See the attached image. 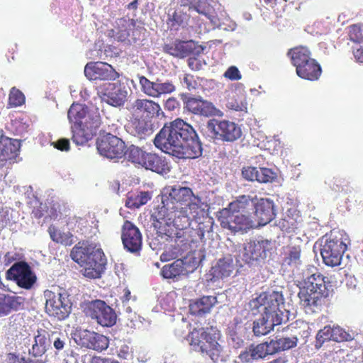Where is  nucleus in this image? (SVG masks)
<instances>
[{
	"instance_id": "obj_43",
	"label": "nucleus",
	"mask_w": 363,
	"mask_h": 363,
	"mask_svg": "<svg viewBox=\"0 0 363 363\" xmlns=\"http://www.w3.org/2000/svg\"><path fill=\"white\" fill-rule=\"evenodd\" d=\"M297 345L296 338L292 336L284 337L277 340H271V346L273 347L274 354L280 351L287 350L295 347Z\"/></svg>"
},
{
	"instance_id": "obj_18",
	"label": "nucleus",
	"mask_w": 363,
	"mask_h": 363,
	"mask_svg": "<svg viewBox=\"0 0 363 363\" xmlns=\"http://www.w3.org/2000/svg\"><path fill=\"white\" fill-rule=\"evenodd\" d=\"M97 94L103 101L115 107L123 105L127 97V91L119 83L104 84L99 86Z\"/></svg>"
},
{
	"instance_id": "obj_28",
	"label": "nucleus",
	"mask_w": 363,
	"mask_h": 363,
	"mask_svg": "<svg viewBox=\"0 0 363 363\" xmlns=\"http://www.w3.org/2000/svg\"><path fill=\"white\" fill-rule=\"evenodd\" d=\"M132 108L135 112L145 115L148 118L158 116L161 111L158 103L147 99H137L133 104Z\"/></svg>"
},
{
	"instance_id": "obj_39",
	"label": "nucleus",
	"mask_w": 363,
	"mask_h": 363,
	"mask_svg": "<svg viewBox=\"0 0 363 363\" xmlns=\"http://www.w3.org/2000/svg\"><path fill=\"white\" fill-rule=\"evenodd\" d=\"M186 271L184 262L181 259H177L172 264H165L161 269V275L165 279H173L184 274Z\"/></svg>"
},
{
	"instance_id": "obj_51",
	"label": "nucleus",
	"mask_w": 363,
	"mask_h": 363,
	"mask_svg": "<svg viewBox=\"0 0 363 363\" xmlns=\"http://www.w3.org/2000/svg\"><path fill=\"white\" fill-rule=\"evenodd\" d=\"M275 173L269 168L257 169V181L259 183L272 182L275 179Z\"/></svg>"
},
{
	"instance_id": "obj_15",
	"label": "nucleus",
	"mask_w": 363,
	"mask_h": 363,
	"mask_svg": "<svg viewBox=\"0 0 363 363\" xmlns=\"http://www.w3.org/2000/svg\"><path fill=\"white\" fill-rule=\"evenodd\" d=\"M84 74L89 80L114 81L120 74L109 64L103 62H90L84 67Z\"/></svg>"
},
{
	"instance_id": "obj_14",
	"label": "nucleus",
	"mask_w": 363,
	"mask_h": 363,
	"mask_svg": "<svg viewBox=\"0 0 363 363\" xmlns=\"http://www.w3.org/2000/svg\"><path fill=\"white\" fill-rule=\"evenodd\" d=\"M8 279L14 281L16 284L25 289H30L36 282L37 277L30 265L25 261L13 264L6 272Z\"/></svg>"
},
{
	"instance_id": "obj_64",
	"label": "nucleus",
	"mask_w": 363,
	"mask_h": 363,
	"mask_svg": "<svg viewBox=\"0 0 363 363\" xmlns=\"http://www.w3.org/2000/svg\"><path fill=\"white\" fill-rule=\"evenodd\" d=\"M353 55L357 62L363 63V46L354 48Z\"/></svg>"
},
{
	"instance_id": "obj_20",
	"label": "nucleus",
	"mask_w": 363,
	"mask_h": 363,
	"mask_svg": "<svg viewBox=\"0 0 363 363\" xmlns=\"http://www.w3.org/2000/svg\"><path fill=\"white\" fill-rule=\"evenodd\" d=\"M271 242L268 240L252 241L245 243L242 259L247 264L264 259L267 256Z\"/></svg>"
},
{
	"instance_id": "obj_27",
	"label": "nucleus",
	"mask_w": 363,
	"mask_h": 363,
	"mask_svg": "<svg viewBox=\"0 0 363 363\" xmlns=\"http://www.w3.org/2000/svg\"><path fill=\"white\" fill-rule=\"evenodd\" d=\"M25 298L0 293V316L9 315L13 311H18L23 307Z\"/></svg>"
},
{
	"instance_id": "obj_7",
	"label": "nucleus",
	"mask_w": 363,
	"mask_h": 363,
	"mask_svg": "<svg viewBox=\"0 0 363 363\" xmlns=\"http://www.w3.org/2000/svg\"><path fill=\"white\" fill-rule=\"evenodd\" d=\"M45 300V310L49 316L62 320L69 316L72 303L65 291L58 286H52L43 292Z\"/></svg>"
},
{
	"instance_id": "obj_35",
	"label": "nucleus",
	"mask_w": 363,
	"mask_h": 363,
	"mask_svg": "<svg viewBox=\"0 0 363 363\" xmlns=\"http://www.w3.org/2000/svg\"><path fill=\"white\" fill-rule=\"evenodd\" d=\"M72 140L77 145H83L88 141L91 140L94 134L88 128L85 127L82 123L72 125Z\"/></svg>"
},
{
	"instance_id": "obj_56",
	"label": "nucleus",
	"mask_w": 363,
	"mask_h": 363,
	"mask_svg": "<svg viewBox=\"0 0 363 363\" xmlns=\"http://www.w3.org/2000/svg\"><path fill=\"white\" fill-rule=\"evenodd\" d=\"M224 77L232 81L240 80L242 75L239 69L235 66H230L224 73Z\"/></svg>"
},
{
	"instance_id": "obj_45",
	"label": "nucleus",
	"mask_w": 363,
	"mask_h": 363,
	"mask_svg": "<svg viewBox=\"0 0 363 363\" xmlns=\"http://www.w3.org/2000/svg\"><path fill=\"white\" fill-rule=\"evenodd\" d=\"M69 340V337L66 333L61 331H50V343H53V346L57 351L64 349Z\"/></svg>"
},
{
	"instance_id": "obj_23",
	"label": "nucleus",
	"mask_w": 363,
	"mask_h": 363,
	"mask_svg": "<svg viewBox=\"0 0 363 363\" xmlns=\"http://www.w3.org/2000/svg\"><path fill=\"white\" fill-rule=\"evenodd\" d=\"M253 210L259 225H267L275 217L274 202L269 199L257 198Z\"/></svg>"
},
{
	"instance_id": "obj_49",
	"label": "nucleus",
	"mask_w": 363,
	"mask_h": 363,
	"mask_svg": "<svg viewBox=\"0 0 363 363\" xmlns=\"http://www.w3.org/2000/svg\"><path fill=\"white\" fill-rule=\"evenodd\" d=\"M157 98L160 97L162 95L169 94L176 90L174 84L171 81L162 82L161 79H157Z\"/></svg>"
},
{
	"instance_id": "obj_32",
	"label": "nucleus",
	"mask_w": 363,
	"mask_h": 363,
	"mask_svg": "<svg viewBox=\"0 0 363 363\" xmlns=\"http://www.w3.org/2000/svg\"><path fill=\"white\" fill-rule=\"evenodd\" d=\"M235 269L232 258L220 259L216 264L211 269V274L214 279H223L231 275Z\"/></svg>"
},
{
	"instance_id": "obj_55",
	"label": "nucleus",
	"mask_w": 363,
	"mask_h": 363,
	"mask_svg": "<svg viewBox=\"0 0 363 363\" xmlns=\"http://www.w3.org/2000/svg\"><path fill=\"white\" fill-rule=\"evenodd\" d=\"M242 175L248 181H257V168L253 167H244L242 170Z\"/></svg>"
},
{
	"instance_id": "obj_38",
	"label": "nucleus",
	"mask_w": 363,
	"mask_h": 363,
	"mask_svg": "<svg viewBox=\"0 0 363 363\" xmlns=\"http://www.w3.org/2000/svg\"><path fill=\"white\" fill-rule=\"evenodd\" d=\"M88 111L86 106L74 103L68 110L67 117L69 122L73 125H80L84 122Z\"/></svg>"
},
{
	"instance_id": "obj_44",
	"label": "nucleus",
	"mask_w": 363,
	"mask_h": 363,
	"mask_svg": "<svg viewBox=\"0 0 363 363\" xmlns=\"http://www.w3.org/2000/svg\"><path fill=\"white\" fill-rule=\"evenodd\" d=\"M138 80L142 92L148 96L157 98V79L155 82H151L145 76H138Z\"/></svg>"
},
{
	"instance_id": "obj_9",
	"label": "nucleus",
	"mask_w": 363,
	"mask_h": 363,
	"mask_svg": "<svg viewBox=\"0 0 363 363\" xmlns=\"http://www.w3.org/2000/svg\"><path fill=\"white\" fill-rule=\"evenodd\" d=\"M128 159L131 162L146 169L158 174H167L170 171L166 160L153 152H148L135 145H131L128 150Z\"/></svg>"
},
{
	"instance_id": "obj_26",
	"label": "nucleus",
	"mask_w": 363,
	"mask_h": 363,
	"mask_svg": "<svg viewBox=\"0 0 363 363\" xmlns=\"http://www.w3.org/2000/svg\"><path fill=\"white\" fill-rule=\"evenodd\" d=\"M333 340L337 342H347L353 340L352 335L342 328L337 325H327L319 330V340Z\"/></svg>"
},
{
	"instance_id": "obj_13",
	"label": "nucleus",
	"mask_w": 363,
	"mask_h": 363,
	"mask_svg": "<svg viewBox=\"0 0 363 363\" xmlns=\"http://www.w3.org/2000/svg\"><path fill=\"white\" fill-rule=\"evenodd\" d=\"M96 147L100 155L110 159H120L125 153V143L118 137L106 133L98 138Z\"/></svg>"
},
{
	"instance_id": "obj_10",
	"label": "nucleus",
	"mask_w": 363,
	"mask_h": 363,
	"mask_svg": "<svg viewBox=\"0 0 363 363\" xmlns=\"http://www.w3.org/2000/svg\"><path fill=\"white\" fill-rule=\"evenodd\" d=\"M218 220L223 228L227 229L234 234L246 233L254 226L253 221L250 216L225 208L219 211Z\"/></svg>"
},
{
	"instance_id": "obj_25",
	"label": "nucleus",
	"mask_w": 363,
	"mask_h": 363,
	"mask_svg": "<svg viewBox=\"0 0 363 363\" xmlns=\"http://www.w3.org/2000/svg\"><path fill=\"white\" fill-rule=\"evenodd\" d=\"M163 49L165 52L172 56L185 57L195 53L196 44L193 40H176L172 43L164 45Z\"/></svg>"
},
{
	"instance_id": "obj_36",
	"label": "nucleus",
	"mask_w": 363,
	"mask_h": 363,
	"mask_svg": "<svg viewBox=\"0 0 363 363\" xmlns=\"http://www.w3.org/2000/svg\"><path fill=\"white\" fill-rule=\"evenodd\" d=\"M151 199L148 191H130L128 193L125 206L129 208H138L145 205Z\"/></svg>"
},
{
	"instance_id": "obj_62",
	"label": "nucleus",
	"mask_w": 363,
	"mask_h": 363,
	"mask_svg": "<svg viewBox=\"0 0 363 363\" xmlns=\"http://www.w3.org/2000/svg\"><path fill=\"white\" fill-rule=\"evenodd\" d=\"M188 65L191 69L194 71L200 70L202 67L201 62L196 57H189L188 59Z\"/></svg>"
},
{
	"instance_id": "obj_46",
	"label": "nucleus",
	"mask_w": 363,
	"mask_h": 363,
	"mask_svg": "<svg viewBox=\"0 0 363 363\" xmlns=\"http://www.w3.org/2000/svg\"><path fill=\"white\" fill-rule=\"evenodd\" d=\"M226 106L231 110L236 111H244L247 108L246 103L243 101L242 96H239L236 92H233L228 96Z\"/></svg>"
},
{
	"instance_id": "obj_58",
	"label": "nucleus",
	"mask_w": 363,
	"mask_h": 363,
	"mask_svg": "<svg viewBox=\"0 0 363 363\" xmlns=\"http://www.w3.org/2000/svg\"><path fill=\"white\" fill-rule=\"evenodd\" d=\"M199 13L203 14L208 19H211L212 15L211 13L210 6L206 2H201L196 6L194 9Z\"/></svg>"
},
{
	"instance_id": "obj_54",
	"label": "nucleus",
	"mask_w": 363,
	"mask_h": 363,
	"mask_svg": "<svg viewBox=\"0 0 363 363\" xmlns=\"http://www.w3.org/2000/svg\"><path fill=\"white\" fill-rule=\"evenodd\" d=\"M133 354L132 348L124 342L117 347L116 354L121 359H132Z\"/></svg>"
},
{
	"instance_id": "obj_6",
	"label": "nucleus",
	"mask_w": 363,
	"mask_h": 363,
	"mask_svg": "<svg viewBox=\"0 0 363 363\" xmlns=\"http://www.w3.org/2000/svg\"><path fill=\"white\" fill-rule=\"evenodd\" d=\"M323 245L320 255L323 262L329 267L339 266L350 244L348 235L340 230L333 229L322 238Z\"/></svg>"
},
{
	"instance_id": "obj_12",
	"label": "nucleus",
	"mask_w": 363,
	"mask_h": 363,
	"mask_svg": "<svg viewBox=\"0 0 363 363\" xmlns=\"http://www.w3.org/2000/svg\"><path fill=\"white\" fill-rule=\"evenodd\" d=\"M86 313L103 327H112L116 323L117 315L114 310L102 300L90 301L86 306Z\"/></svg>"
},
{
	"instance_id": "obj_30",
	"label": "nucleus",
	"mask_w": 363,
	"mask_h": 363,
	"mask_svg": "<svg viewBox=\"0 0 363 363\" xmlns=\"http://www.w3.org/2000/svg\"><path fill=\"white\" fill-rule=\"evenodd\" d=\"M284 330L289 332V335L296 338V342L301 341L306 344L308 337L311 335V330L309 325L303 321L296 320L289 325Z\"/></svg>"
},
{
	"instance_id": "obj_37",
	"label": "nucleus",
	"mask_w": 363,
	"mask_h": 363,
	"mask_svg": "<svg viewBox=\"0 0 363 363\" xmlns=\"http://www.w3.org/2000/svg\"><path fill=\"white\" fill-rule=\"evenodd\" d=\"M48 231L52 240L56 243L65 246H70L74 243L73 235L69 231H61L53 225L48 227Z\"/></svg>"
},
{
	"instance_id": "obj_42",
	"label": "nucleus",
	"mask_w": 363,
	"mask_h": 363,
	"mask_svg": "<svg viewBox=\"0 0 363 363\" xmlns=\"http://www.w3.org/2000/svg\"><path fill=\"white\" fill-rule=\"evenodd\" d=\"M101 123V118L98 108L90 110L88 111L86 118L82 124L89 128L94 134L96 135V130Z\"/></svg>"
},
{
	"instance_id": "obj_11",
	"label": "nucleus",
	"mask_w": 363,
	"mask_h": 363,
	"mask_svg": "<svg viewBox=\"0 0 363 363\" xmlns=\"http://www.w3.org/2000/svg\"><path fill=\"white\" fill-rule=\"evenodd\" d=\"M207 128L215 139L223 142H235L242 135L240 126L235 122L225 119H210L207 123Z\"/></svg>"
},
{
	"instance_id": "obj_17",
	"label": "nucleus",
	"mask_w": 363,
	"mask_h": 363,
	"mask_svg": "<svg viewBox=\"0 0 363 363\" xmlns=\"http://www.w3.org/2000/svg\"><path fill=\"white\" fill-rule=\"evenodd\" d=\"M121 240L124 248L131 253H139L142 249L143 236L139 228L125 220L121 228Z\"/></svg>"
},
{
	"instance_id": "obj_1",
	"label": "nucleus",
	"mask_w": 363,
	"mask_h": 363,
	"mask_svg": "<svg viewBox=\"0 0 363 363\" xmlns=\"http://www.w3.org/2000/svg\"><path fill=\"white\" fill-rule=\"evenodd\" d=\"M201 197L193 190L179 184L164 189L162 196V206L155 211L153 216L157 223L164 221L167 225L173 224L176 228L189 226L191 220L198 221L204 216Z\"/></svg>"
},
{
	"instance_id": "obj_4",
	"label": "nucleus",
	"mask_w": 363,
	"mask_h": 363,
	"mask_svg": "<svg viewBox=\"0 0 363 363\" xmlns=\"http://www.w3.org/2000/svg\"><path fill=\"white\" fill-rule=\"evenodd\" d=\"M282 294L277 291L271 294H262L257 298L260 306L263 307L261 317L253 323V332L256 336L268 334L275 325L281 323V317L278 314L279 305L283 303Z\"/></svg>"
},
{
	"instance_id": "obj_19",
	"label": "nucleus",
	"mask_w": 363,
	"mask_h": 363,
	"mask_svg": "<svg viewBox=\"0 0 363 363\" xmlns=\"http://www.w3.org/2000/svg\"><path fill=\"white\" fill-rule=\"evenodd\" d=\"M77 342L82 347L101 352L108 348L109 340L104 335L89 330H80Z\"/></svg>"
},
{
	"instance_id": "obj_16",
	"label": "nucleus",
	"mask_w": 363,
	"mask_h": 363,
	"mask_svg": "<svg viewBox=\"0 0 363 363\" xmlns=\"http://www.w3.org/2000/svg\"><path fill=\"white\" fill-rule=\"evenodd\" d=\"M304 288L306 291H301L298 294L301 303L306 313H315L318 308V296L316 295L318 283H316L315 274H312L305 279Z\"/></svg>"
},
{
	"instance_id": "obj_61",
	"label": "nucleus",
	"mask_w": 363,
	"mask_h": 363,
	"mask_svg": "<svg viewBox=\"0 0 363 363\" xmlns=\"http://www.w3.org/2000/svg\"><path fill=\"white\" fill-rule=\"evenodd\" d=\"M57 211L55 204L50 203L49 206H46L45 216L50 219H56L57 218Z\"/></svg>"
},
{
	"instance_id": "obj_24",
	"label": "nucleus",
	"mask_w": 363,
	"mask_h": 363,
	"mask_svg": "<svg viewBox=\"0 0 363 363\" xmlns=\"http://www.w3.org/2000/svg\"><path fill=\"white\" fill-rule=\"evenodd\" d=\"M20 142L16 139L1 135L0 137V169L8 162L16 160L20 150Z\"/></svg>"
},
{
	"instance_id": "obj_33",
	"label": "nucleus",
	"mask_w": 363,
	"mask_h": 363,
	"mask_svg": "<svg viewBox=\"0 0 363 363\" xmlns=\"http://www.w3.org/2000/svg\"><path fill=\"white\" fill-rule=\"evenodd\" d=\"M257 198V196L254 197L250 195L239 196L235 200L229 203L227 208L234 211L236 213H247L250 210L253 209L254 203H255Z\"/></svg>"
},
{
	"instance_id": "obj_40",
	"label": "nucleus",
	"mask_w": 363,
	"mask_h": 363,
	"mask_svg": "<svg viewBox=\"0 0 363 363\" xmlns=\"http://www.w3.org/2000/svg\"><path fill=\"white\" fill-rule=\"evenodd\" d=\"M298 77L311 81L318 79V63L315 59H311L296 69Z\"/></svg>"
},
{
	"instance_id": "obj_22",
	"label": "nucleus",
	"mask_w": 363,
	"mask_h": 363,
	"mask_svg": "<svg viewBox=\"0 0 363 363\" xmlns=\"http://www.w3.org/2000/svg\"><path fill=\"white\" fill-rule=\"evenodd\" d=\"M183 99L184 108L194 115L209 117L216 114L217 108L213 103L201 97H188Z\"/></svg>"
},
{
	"instance_id": "obj_59",
	"label": "nucleus",
	"mask_w": 363,
	"mask_h": 363,
	"mask_svg": "<svg viewBox=\"0 0 363 363\" xmlns=\"http://www.w3.org/2000/svg\"><path fill=\"white\" fill-rule=\"evenodd\" d=\"M52 145L56 149L60 151H69L70 149L69 140L67 138H60L53 143Z\"/></svg>"
},
{
	"instance_id": "obj_48",
	"label": "nucleus",
	"mask_w": 363,
	"mask_h": 363,
	"mask_svg": "<svg viewBox=\"0 0 363 363\" xmlns=\"http://www.w3.org/2000/svg\"><path fill=\"white\" fill-rule=\"evenodd\" d=\"M301 249L300 246L289 247L287 256L285 258V262L289 265L298 266L301 264Z\"/></svg>"
},
{
	"instance_id": "obj_52",
	"label": "nucleus",
	"mask_w": 363,
	"mask_h": 363,
	"mask_svg": "<svg viewBox=\"0 0 363 363\" xmlns=\"http://www.w3.org/2000/svg\"><path fill=\"white\" fill-rule=\"evenodd\" d=\"M323 284H319V297L328 298L333 296V285L328 277H323Z\"/></svg>"
},
{
	"instance_id": "obj_34",
	"label": "nucleus",
	"mask_w": 363,
	"mask_h": 363,
	"mask_svg": "<svg viewBox=\"0 0 363 363\" xmlns=\"http://www.w3.org/2000/svg\"><path fill=\"white\" fill-rule=\"evenodd\" d=\"M287 55L290 57L291 62L296 67V69L312 59L311 52L307 48L303 46H298L290 49Z\"/></svg>"
},
{
	"instance_id": "obj_47",
	"label": "nucleus",
	"mask_w": 363,
	"mask_h": 363,
	"mask_svg": "<svg viewBox=\"0 0 363 363\" xmlns=\"http://www.w3.org/2000/svg\"><path fill=\"white\" fill-rule=\"evenodd\" d=\"M24 103V94L16 87L11 88L9 95L8 108L18 107Z\"/></svg>"
},
{
	"instance_id": "obj_50",
	"label": "nucleus",
	"mask_w": 363,
	"mask_h": 363,
	"mask_svg": "<svg viewBox=\"0 0 363 363\" xmlns=\"http://www.w3.org/2000/svg\"><path fill=\"white\" fill-rule=\"evenodd\" d=\"M349 38L355 43L363 41V25L354 24L349 27Z\"/></svg>"
},
{
	"instance_id": "obj_63",
	"label": "nucleus",
	"mask_w": 363,
	"mask_h": 363,
	"mask_svg": "<svg viewBox=\"0 0 363 363\" xmlns=\"http://www.w3.org/2000/svg\"><path fill=\"white\" fill-rule=\"evenodd\" d=\"M90 363H118L117 360L111 358H105L99 356H94L91 359Z\"/></svg>"
},
{
	"instance_id": "obj_60",
	"label": "nucleus",
	"mask_w": 363,
	"mask_h": 363,
	"mask_svg": "<svg viewBox=\"0 0 363 363\" xmlns=\"http://www.w3.org/2000/svg\"><path fill=\"white\" fill-rule=\"evenodd\" d=\"M46 206L47 205L45 203H40V206L37 208H35L32 211L33 217L39 219L43 216H45Z\"/></svg>"
},
{
	"instance_id": "obj_41",
	"label": "nucleus",
	"mask_w": 363,
	"mask_h": 363,
	"mask_svg": "<svg viewBox=\"0 0 363 363\" xmlns=\"http://www.w3.org/2000/svg\"><path fill=\"white\" fill-rule=\"evenodd\" d=\"M133 133L140 139L151 135L153 133L152 128L147 121L142 118H135L132 121Z\"/></svg>"
},
{
	"instance_id": "obj_29",
	"label": "nucleus",
	"mask_w": 363,
	"mask_h": 363,
	"mask_svg": "<svg viewBox=\"0 0 363 363\" xmlns=\"http://www.w3.org/2000/svg\"><path fill=\"white\" fill-rule=\"evenodd\" d=\"M50 345V331L45 329H38L34 337V343L29 350L30 354L33 356H43Z\"/></svg>"
},
{
	"instance_id": "obj_53",
	"label": "nucleus",
	"mask_w": 363,
	"mask_h": 363,
	"mask_svg": "<svg viewBox=\"0 0 363 363\" xmlns=\"http://www.w3.org/2000/svg\"><path fill=\"white\" fill-rule=\"evenodd\" d=\"M185 16L181 11H175L172 17L169 18L168 24L172 28L177 30L179 26L184 25Z\"/></svg>"
},
{
	"instance_id": "obj_2",
	"label": "nucleus",
	"mask_w": 363,
	"mask_h": 363,
	"mask_svg": "<svg viewBox=\"0 0 363 363\" xmlns=\"http://www.w3.org/2000/svg\"><path fill=\"white\" fill-rule=\"evenodd\" d=\"M154 145L179 159H194L202 155V143L191 125L181 118L166 123L155 135Z\"/></svg>"
},
{
	"instance_id": "obj_21",
	"label": "nucleus",
	"mask_w": 363,
	"mask_h": 363,
	"mask_svg": "<svg viewBox=\"0 0 363 363\" xmlns=\"http://www.w3.org/2000/svg\"><path fill=\"white\" fill-rule=\"evenodd\" d=\"M270 342H264L257 345H251L240 352L239 359L242 363H252L254 361L264 359L269 354H274Z\"/></svg>"
},
{
	"instance_id": "obj_3",
	"label": "nucleus",
	"mask_w": 363,
	"mask_h": 363,
	"mask_svg": "<svg viewBox=\"0 0 363 363\" xmlns=\"http://www.w3.org/2000/svg\"><path fill=\"white\" fill-rule=\"evenodd\" d=\"M70 256L87 279H100L105 272L107 259L103 250L95 242H79L71 250Z\"/></svg>"
},
{
	"instance_id": "obj_8",
	"label": "nucleus",
	"mask_w": 363,
	"mask_h": 363,
	"mask_svg": "<svg viewBox=\"0 0 363 363\" xmlns=\"http://www.w3.org/2000/svg\"><path fill=\"white\" fill-rule=\"evenodd\" d=\"M188 227L186 226L184 228H176L178 231L174 237V244L165 249L162 253L160 255L162 262L177 259L183 252L189 250L191 247V244L197 242V238L201 235L200 230L188 228Z\"/></svg>"
},
{
	"instance_id": "obj_5",
	"label": "nucleus",
	"mask_w": 363,
	"mask_h": 363,
	"mask_svg": "<svg viewBox=\"0 0 363 363\" xmlns=\"http://www.w3.org/2000/svg\"><path fill=\"white\" fill-rule=\"evenodd\" d=\"M220 337V330L216 326L211 325L194 328L188 334L187 340L193 350L216 362L220 359L222 352V347L218 343Z\"/></svg>"
},
{
	"instance_id": "obj_57",
	"label": "nucleus",
	"mask_w": 363,
	"mask_h": 363,
	"mask_svg": "<svg viewBox=\"0 0 363 363\" xmlns=\"http://www.w3.org/2000/svg\"><path fill=\"white\" fill-rule=\"evenodd\" d=\"M183 82L189 91L195 90L198 88L199 84L194 75L186 74L183 78Z\"/></svg>"
},
{
	"instance_id": "obj_31",
	"label": "nucleus",
	"mask_w": 363,
	"mask_h": 363,
	"mask_svg": "<svg viewBox=\"0 0 363 363\" xmlns=\"http://www.w3.org/2000/svg\"><path fill=\"white\" fill-rule=\"evenodd\" d=\"M217 298L214 296H204L189 305V311L195 315H202L209 313L216 303Z\"/></svg>"
}]
</instances>
